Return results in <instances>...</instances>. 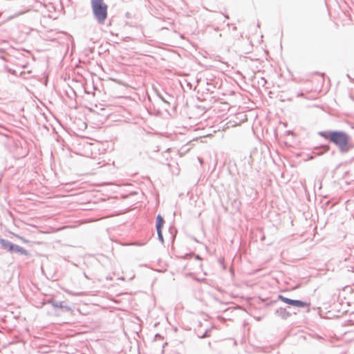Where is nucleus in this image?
I'll use <instances>...</instances> for the list:
<instances>
[{"label":"nucleus","instance_id":"obj_5","mask_svg":"<svg viewBox=\"0 0 354 354\" xmlns=\"http://www.w3.org/2000/svg\"><path fill=\"white\" fill-rule=\"evenodd\" d=\"M329 149H330L329 145H322L320 147H315L313 153L315 156H322L325 152L329 151Z\"/></svg>","mask_w":354,"mask_h":354},{"label":"nucleus","instance_id":"obj_15","mask_svg":"<svg viewBox=\"0 0 354 354\" xmlns=\"http://www.w3.org/2000/svg\"><path fill=\"white\" fill-rule=\"evenodd\" d=\"M262 80L264 81V82H266V80L264 78H262Z\"/></svg>","mask_w":354,"mask_h":354},{"label":"nucleus","instance_id":"obj_2","mask_svg":"<svg viewBox=\"0 0 354 354\" xmlns=\"http://www.w3.org/2000/svg\"><path fill=\"white\" fill-rule=\"evenodd\" d=\"M91 7L93 16L98 24H104L107 18V5L104 0H91Z\"/></svg>","mask_w":354,"mask_h":354},{"label":"nucleus","instance_id":"obj_14","mask_svg":"<svg viewBox=\"0 0 354 354\" xmlns=\"http://www.w3.org/2000/svg\"><path fill=\"white\" fill-rule=\"evenodd\" d=\"M84 277H85L86 278H87V279L88 278V276L86 274V273H84Z\"/></svg>","mask_w":354,"mask_h":354},{"label":"nucleus","instance_id":"obj_3","mask_svg":"<svg viewBox=\"0 0 354 354\" xmlns=\"http://www.w3.org/2000/svg\"><path fill=\"white\" fill-rule=\"evenodd\" d=\"M278 299L290 306H295L297 308H306V307H309V306H310L309 303H307V302H305V301H303L301 300L292 299L286 297L281 295H279L278 296Z\"/></svg>","mask_w":354,"mask_h":354},{"label":"nucleus","instance_id":"obj_13","mask_svg":"<svg viewBox=\"0 0 354 354\" xmlns=\"http://www.w3.org/2000/svg\"><path fill=\"white\" fill-rule=\"evenodd\" d=\"M207 333H208V331H207V330H206V331H205V334H204L201 337H207Z\"/></svg>","mask_w":354,"mask_h":354},{"label":"nucleus","instance_id":"obj_6","mask_svg":"<svg viewBox=\"0 0 354 354\" xmlns=\"http://www.w3.org/2000/svg\"><path fill=\"white\" fill-rule=\"evenodd\" d=\"M275 315H277L279 317H281V318L286 319L288 317L290 316V313L286 310V308H279L276 310Z\"/></svg>","mask_w":354,"mask_h":354},{"label":"nucleus","instance_id":"obj_7","mask_svg":"<svg viewBox=\"0 0 354 354\" xmlns=\"http://www.w3.org/2000/svg\"><path fill=\"white\" fill-rule=\"evenodd\" d=\"M10 252L19 253L24 255L28 254V252L26 249L14 243H12V247L11 248Z\"/></svg>","mask_w":354,"mask_h":354},{"label":"nucleus","instance_id":"obj_8","mask_svg":"<svg viewBox=\"0 0 354 354\" xmlns=\"http://www.w3.org/2000/svg\"><path fill=\"white\" fill-rule=\"evenodd\" d=\"M0 244L3 249L10 252L11 248L12 247V242L9 241L8 240L4 239H0Z\"/></svg>","mask_w":354,"mask_h":354},{"label":"nucleus","instance_id":"obj_1","mask_svg":"<svg viewBox=\"0 0 354 354\" xmlns=\"http://www.w3.org/2000/svg\"><path fill=\"white\" fill-rule=\"evenodd\" d=\"M330 138V142L338 147L342 153H347L353 147L351 142V137L345 131H333Z\"/></svg>","mask_w":354,"mask_h":354},{"label":"nucleus","instance_id":"obj_9","mask_svg":"<svg viewBox=\"0 0 354 354\" xmlns=\"http://www.w3.org/2000/svg\"><path fill=\"white\" fill-rule=\"evenodd\" d=\"M165 223V220L161 215L158 214L156 217V231L162 230Z\"/></svg>","mask_w":354,"mask_h":354},{"label":"nucleus","instance_id":"obj_4","mask_svg":"<svg viewBox=\"0 0 354 354\" xmlns=\"http://www.w3.org/2000/svg\"><path fill=\"white\" fill-rule=\"evenodd\" d=\"M48 303L51 304L54 308H59L63 309L64 311H70L71 309L67 305H65L63 301H56L53 299L48 300Z\"/></svg>","mask_w":354,"mask_h":354},{"label":"nucleus","instance_id":"obj_10","mask_svg":"<svg viewBox=\"0 0 354 354\" xmlns=\"http://www.w3.org/2000/svg\"><path fill=\"white\" fill-rule=\"evenodd\" d=\"M158 97L161 99V100L167 104L168 105H170V103H171V100H173L174 97L171 95H169L167 93L165 94V95H162L160 94H158Z\"/></svg>","mask_w":354,"mask_h":354},{"label":"nucleus","instance_id":"obj_12","mask_svg":"<svg viewBox=\"0 0 354 354\" xmlns=\"http://www.w3.org/2000/svg\"><path fill=\"white\" fill-rule=\"evenodd\" d=\"M157 234H158L159 241H161L162 243H163L164 239H163V236L162 234V230L157 231Z\"/></svg>","mask_w":354,"mask_h":354},{"label":"nucleus","instance_id":"obj_11","mask_svg":"<svg viewBox=\"0 0 354 354\" xmlns=\"http://www.w3.org/2000/svg\"><path fill=\"white\" fill-rule=\"evenodd\" d=\"M333 133V131H319L318 135L325 139L329 140L330 142V136Z\"/></svg>","mask_w":354,"mask_h":354}]
</instances>
